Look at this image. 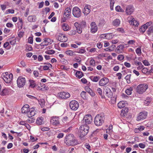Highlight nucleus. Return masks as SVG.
Wrapping results in <instances>:
<instances>
[{"label":"nucleus","instance_id":"nucleus-1","mask_svg":"<svg viewBox=\"0 0 153 153\" xmlns=\"http://www.w3.org/2000/svg\"><path fill=\"white\" fill-rule=\"evenodd\" d=\"M65 142L68 146L76 145L78 144L77 140L73 135L71 134L66 136Z\"/></svg>","mask_w":153,"mask_h":153},{"label":"nucleus","instance_id":"nucleus-2","mask_svg":"<svg viewBox=\"0 0 153 153\" xmlns=\"http://www.w3.org/2000/svg\"><path fill=\"white\" fill-rule=\"evenodd\" d=\"M89 127L87 125H84L81 126L78 131V134L80 137H82L88 133Z\"/></svg>","mask_w":153,"mask_h":153},{"label":"nucleus","instance_id":"nucleus-3","mask_svg":"<svg viewBox=\"0 0 153 153\" xmlns=\"http://www.w3.org/2000/svg\"><path fill=\"white\" fill-rule=\"evenodd\" d=\"M105 117L104 116L101 114H97L95 117L94 123L97 126H101L104 123Z\"/></svg>","mask_w":153,"mask_h":153},{"label":"nucleus","instance_id":"nucleus-4","mask_svg":"<svg viewBox=\"0 0 153 153\" xmlns=\"http://www.w3.org/2000/svg\"><path fill=\"white\" fill-rule=\"evenodd\" d=\"M148 88V85L146 84H142L139 85L137 87V91L139 94H142L146 91Z\"/></svg>","mask_w":153,"mask_h":153},{"label":"nucleus","instance_id":"nucleus-5","mask_svg":"<svg viewBox=\"0 0 153 153\" xmlns=\"http://www.w3.org/2000/svg\"><path fill=\"white\" fill-rule=\"evenodd\" d=\"M2 78L4 81L7 83L10 82L13 79V74L10 73L9 74L7 72L3 73L2 75Z\"/></svg>","mask_w":153,"mask_h":153},{"label":"nucleus","instance_id":"nucleus-6","mask_svg":"<svg viewBox=\"0 0 153 153\" xmlns=\"http://www.w3.org/2000/svg\"><path fill=\"white\" fill-rule=\"evenodd\" d=\"M103 98H111L112 96V93L110 89L107 87L103 88Z\"/></svg>","mask_w":153,"mask_h":153},{"label":"nucleus","instance_id":"nucleus-7","mask_svg":"<svg viewBox=\"0 0 153 153\" xmlns=\"http://www.w3.org/2000/svg\"><path fill=\"white\" fill-rule=\"evenodd\" d=\"M71 9L70 7H67L65 8L63 14L64 19L63 20V22H64L66 20L71 18Z\"/></svg>","mask_w":153,"mask_h":153},{"label":"nucleus","instance_id":"nucleus-8","mask_svg":"<svg viewBox=\"0 0 153 153\" xmlns=\"http://www.w3.org/2000/svg\"><path fill=\"white\" fill-rule=\"evenodd\" d=\"M72 12L73 16L76 18H79L81 16V10L77 7H74Z\"/></svg>","mask_w":153,"mask_h":153},{"label":"nucleus","instance_id":"nucleus-9","mask_svg":"<svg viewBox=\"0 0 153 153\" xmlns=\"http://www.w3.org/2000/svg\"><path fill=\"white\" fill-rule=\"evenodd\" d=\"M26 82L25 79L22 76L19 77L17 80V84L19 88L22 87L25 85Z\"/></svg>","mask_w":153,"mask_h":153},{"label":"nucleus","instance_id":"nucleus-10","mask_svg":"<svg viewBox=\"0 0 153 153\" xmlns=\"http://www.w3.org/2000/svg\"><path fill=\"white\" fill-rule=\"evenodd\" d=\"M70 107L71 109L76 110L79 107V104L76 101L72 100L70 102Z\"/></svg>","mask_w":153,"mask_h":153},{"label":"nucleus","instance_id":"nucleus-11","mask_svg":"<svg viewBox=\"0 0 153 153\" xmlns=\"http://www.w3.org/2000/svg\"><path fill=\"white\" fill-rule=\"evenodd\" d=\"M58 97L59 98L65 99L69 98L70 96V94L68 92L63 91L59 93Z\"/></svg>","mask_w":153,"mask_h":153},{"label":"nucleus","instance_id":"nucleus-12","mask_svg":"<svg viewBox=\"0 0 153 153\" xmlns=\"http://www.w3.org/2000/svg\"><path fill=\"white\" fill-rule=\"evenodd\" d=\"M128 20L129 24L131 25L136 26L139 25L138 22L131 16H129L128 18Z\"/></svg>","mask_w":153,"mask_h":153},{"label":"nucleus","instance_id":"nucleus-13","mask_svg":"<svg viewBox=\"0 0 153 153\" xmlns=\"http://www.w3.org/2000/svg\"><path fill=\"white\" fill-rule=\"evenodd\" d=\"M92 121V117L90 114H87L85 116L83 119V122L86 124H89Z\"/></svg>","mask_w":153,"mask_h":153},{"label":"nucleus","instance_id":"nucleus-14","mask_svg":"<svg viewBox=\"0 0 153 153\" xmlns=\"http://www.w3.org/2000/svg\"><path fill=\"white\" fill-rule=\"evenodd\" d=\"M58 40L62 42H65L67 41L68 38L64 34L58 33L57 35Z\"/></svg>","mask_w":153,"mask_h":153},{"label":"nucleus","instance_id":"nucleus-15","mask_svg":"<svg viewBox=\"0 0 153 153\" xmlns=\"http://www.w3.org/2000/svg\"><path fill=\"white\" fill-rule=\"evenodd\" d=\"M43 41L40 44L41 46H47L51 44L53 41L51 39L47 38L43 39Z\"/></svg>","mask_w":153,"mask_h":153},{"label":"nucleus","instance_id":"nucleus-16","mask_svg":"<svg viewBox=\"0 0 153 153\" xmlns=\"http://www.w3.org/2000/svg\"><path fill=\"white\" fill-rule=\"evenodd\" d=\"M147 116V113L146 112H140L137 117V121L145 119Z\"/></svg>","mask_w":153,"mask_h":153},{"label":"nucleus","instance_id":"nucleus-17","mask_svg":"<svg viewBox=\"0 0 153 153\" xmlns=\"http://www.w3.org/2000/svg\"><path fill=\"white\" fill-rule=\"evenodd\" d=\"M134 10V7L132 5H129L126 7L125 12L127 15H129L131 14Z\"/></svg>","mask_w":153,"mask_h":153},{"label":"nucleus","instance_id":"nucleus-18","mask_svg":"<svg viewBox=\"0 0 153 153\" xmlns=\"http://www.w3.org/2000/svg\"><path fill=\"white\" fill-rule=\"evenodd\" d=\"M98 30L97 26L94 22H92L91 24V32L94 33L97 32Z\"/></svg>","mask_w":153,"mask_h":153},{"label":"nucleus","instance_id":"nucleus-19","mask_svg":"<svg viewBox=\"0 0 153 153\" xmlns=\"http://www.w3.org/2000/svg\"><path fill=\"white\" fill-rule=\"evenodd\" d=\"M109 79L106 77L101 79L99 82V85L101 86H104L107 84L109 82Z\"/></svg>","mask_w":153,"mask_h":153},{"label":"nucleus","instance_id":"nucleus-20","mask_svg":"<svg viewBox=\"0 0 153 153\" xmlns=\"http://www.w3.org/2000/svg\"><path fill=\"white\" fill-rule=\"evenodd\" d=\"M51 123L53 125H57L59 124V119L58 117H52L51 120Z\"/></svg>","mask_w":153,"mask_h":153},{"label":"nucleus","instance_id":"nucleus-21","mask_svg":"<svg viewBox=\"0 0 153 153\" xmlns=\"http://www.w3.org/2000/svg\"><path fill=\"white\" fill-rule=\"evenodd\" d=\"M10 89L7 88H4L1 91L0 95L4 96L8 95L10 94Z\"/></svg>","mask_w":153,"mask_h":153},{"label":"nucleus","instance_id":"nucleus-22","mask_svg":"<svg viewBox=\"0 0 153 153\" xmlns=\"http://www.w3.org/2000/svg\"><path fill=\"white\" fill-rule=\"evenodd\" d=\"M74 25L76 28L77 33L79 34H81L82 32L83 27L80 26V25L78 22H75L74 24Z\"/></svg>","mask_w":153,"mask_h":153},{"label":"nucleus","instance_id":"nucleus-23","mask_svg":"<svg viewBox=\"0 0 153 153\" xmlns=\"http://www.w3.org/2000/svg\"><path fill=\"white\" fill-rule=\"evenodd\" d=\"M22 113L27 114L28 113L30 109H29V105H24L22 108Z\"/></svg>","mask_w":153,"mask_h":153},{"label":"nucleus","instance_id":"nucleus-24","mask_svg":"<svg viewBox=\"0 0 153 153\" xmlns=\"http://www.w3.org/2000/svg\"><path fill=\"white\" fill-rule=\"evenodd\" d=\"M89 7V6L87 5L84 7L83 13L85 15H87L90 13L91 10Z\"/></svg>","mask_w":153,"mask_h":153},{"label":"nucleus","instance_id":"nucleus-25","mask_svg":"<svg viewBox=\"0 0 153 153\" xmlns=\"http://www.w3.org/2000/svg\"><path fill=\"white\" fill-rule=\"evenodd\" d=\"M36 113V111L34 110L33 108H31L29 110L27 114L29 117H30L34 116Z\"/></svg>","mask_w":153,"mask_h":153},{"label":"nucleus","instance_id":"nucleus-26","mask_svg":"<svg viewBox=\"0 0 153 153\" xmlns=\"http://www.w3.org/2000/svg\"><path fill=\"white\" fill-rule=\"evenodd\" d=\"M127 104L126 102L124 101L120 102L118 104V106L119 108H122L125 107Z\"/></svg>","mask_w":153,"mask_h":153},{"label":"nucleus","instance_id":"nucleus-27","mask_svg":"<svg viewBox=\"0 0 153 153\" xmlns=\"http://www.w3.org/2000/svg\"><path fill=\"white\" fill-rule=\"evenodd\" d=\"M120 21L118 19H116L114 20L112 22V25L116 27L118 26L120 24Z\"/></svg>","mask_w":153,"mask_h":153},{"label":"nucleus","instance_id":"nucleus-28","mask_svg":"<svg viewBox=\"0 0 153 153\" xmlns=\"http://www.w3.org/2000/svg\"><path fill=\"white\" fill-rule=\"evenodd\" d=\"M128 112V109L127 108H125L122 110L121 111V114L124 116H126Z\"/></svg>","mask_w":153,"mask_h":153},{"label":"nucleus","instance_id":"nucleus-29","mask_svg":"<svg viewBox=\"0 0 153 153\" xmlns=\"http://www.w3.org/2000/svg\"><path fill=\"white\" fill-rule=\"evenodd\" d=\"M45 64H46L47 65H44L43 66V69L44 70H48L50 68H51L52 67V65L49 63H44Z\"/></svg>","mask_w":153,"mask_h":153},{"label":"nucleus","instance_id":"nucleus-30","mask_svg":"<svg viewBox=\"0 0 153 153\" xmlns=\"http://www.w3.org/2000/svg\"><path fill=\"white\" fill-rule=\"evenodd\" d=\"M65 53L66 54L70 56H73L76 55L75 52L71 50L67 51Z\"/></svg>","mask_w":153,"mask_h":153},{"label":"nucleus","instance_id":"nucleus-31","mask_svg":"<svg viewBox=\"0 0 153 153\" xmlns=\"http://www.w3.org/2000/svg\"><path fill=\"white\" fill-rule=\"evenodd\" d=\"M61 26L63 30L65 31H67L69 29V26L67 23H62L61 25Z\"/></svg>","mask_w":153,"mask_h":153},{"label":"nucleus","instance_id":"nucleus-32","mask_svg":"<svg viewBox=\"0 0 153 153\" xmlns=\"http://www.w3.org/2000/svg\"><path fill=\"white\" fill-rule=\"evenodd\" d=\"M36 18V16H29L27 17V20L30 22H34Z\"/></svg>","mask_w":153,"mask_h":153},{"label":"nucleus","instance_id":"nucleus-33","mask_svg":"<svg viewBox=\"0 0 153 153\" xmlns=\"http://www.w3.org/2000/svg\"><path fill=\"white\" fill-rule=\"evenodd\" d=\"M75 75L78 78H81L83 76L82 73L80 71H76Z\"/></svg>","mask_w":153,"mask_h":153},{"label":"nucleus","instance_id":"nucleus-34","mask_svg":"<svg viewBox=\"0 0 153 153\" xmlns=\"http://www.w3.org/2000/svg\"><path fill=\"white\" fill-rule=\"evenodd\" d=\"M133 88L131 87L127 89L125 91V92L126 94L128 95H130L132 93V91H133Z\"/></svg>","mask_w":153,"mask_h":153},{"label":"nucleus","instance_id":"nucleus-35","mask_svg":"<svg viewBox=\"0 0 153 153\" xmlns=\"http://www.w3.org/2000/svg\"><path fill=\"white\" fill-rule=\"evenodd\" d=\"M112 126H110L109 127L106 129V133L108 134H110L112 132Z\"/></svg>","mask_w":153,"mask_h":153},{"label":"nucleus","instance_id":"nucleus-36","mask_svg":"<svg viewBox=\"0 0 153 153\" xmlns=\"http://www.w3.org/2000/svg\"><path fill=\"white\" fill-rule=\"evenodd\" d=\"M145 26L146 28H147L149 26L151 27L153 26V22H149L146 23L144 25Z\"/></svg>","mask_w":153,"mask_h":153},{"label":"nucleus","instance_id":"nucleus-37","mask_svg":"<svg viewBox=\"0 0 153 153\" xmlns=\"http://www.w3.org/2000/svg\"><path fill=\"white\" fill-rule=\"evenodd\" d=\"M116 11L118 12H124V11L119 6H117L115 7Z\"/></svg>","mask_w":153,"mask_h":153},{"label":"nucleus","instance_id":"nucleus-38","mask_svg":"<svg viewBox=\"0 0 153 153\" xmlns=\"http://www.w3.org/2000/svg\"><path fill=\"white\" fill-rule=\"evenodd\" d=\"M87 91L91 96L94 97L95 96V94L94 93L90 88H87Z\"/></svg>","mask_w":153,"mask_h":153},{"label":"nucleus","instance_id":"nucleus-39","mask_svg":"<svg viewBox=\"0 0 153 153\" xmlns=\"http://www.w3.org/2000/svg\"><path fill=\"white\" fill-rule=\"evenodd\" d=\"M39 104L42 107H44L45 105V101L43 99H40L39 100Z\"/></svg>","mask_w":153,"mask_h":153},{"label":"nucleus","instance_id":"nucleus-40","mask_svg":"<svg viewBox=\"0 0 153 153\" xmlns=\"http://www.w3.org/2000/svg\"><path fill=\"white\" fill-rule=\"evenodd\" d=\"M142 71L143 74H148L149 73V70L146 68H144L142 69Z\"/></svg>","mask_w":153,"mask_h":153},{"label":"nucleus","instance_id":"nucleus-41","mask_svg":"<svg viewBox=\"0 0 153 153\" xmlns=\"http://www.w3.org/2000/svg\"><path fill=\"white\" fill-rule=\"evenodd\" d=\"M100 79V77L99 76H96L92 78L91 80L93 82H97Z\"/></svg>","mask_w":153,"mask_h":153},{"label":"nucleus","instance_id":"nucleus-42","mask_svg":"<svg viewBox=\"0 0 153 153\" xmlns=\"http://www.w3.org/2000/svg\"><path fill=\"white\" fill-rule=\"evenodd\" d=\"M42 119L43 118L42 117L38 118L36 121V123L39 125H41L42 124Z\"/></svg>","mask_w":153,"mask_h":153},{"label":"nucleus","instance_id":"nucleus-43","mask_svg":"<svg viewBox=\"0 0 153 153\" xmlns=\"http://www.w3.org/2000/svg\"><path fill=\"white\" fill-rule=\"evenodd\" d=\"M97 91L99 94L101 96L102 98H103V95L102 94V91L101 88H98L97 90Z\"/></svg>","mask_w":153,"mask_h":153},{"label":"nucleus","instance_id":"nucleus-44","mask_svg":"<svg viewBox=\"0 0 153 153\" xmlns=\"http://www.w3.org/2000/svg\"><path fill=\"white\" fill-rule=\"evenodd\" d=\"M30 82V86L31 88H34L35 86V84L33 80H31L29 81Z\"/></svg>","mask_w":153,"mask_h":153},{"label":"nucleus","instance_id":"nucleus-45","mask_svg":"<svg viewBox=\"0 0 153 153\" xmlns=\"http://www.w3.org/2000/svg\"><path fill=\"white\" fill-rule=\"evenodd\" d=\"M131 75H127L125 77V79L126 80L127 83L129 84L130 83V79L131 77Z\"/></svg>","mask_w":153,"mask_h":153},{"label":"nucleus","instance_id":"nucleus-46","mask_svg":"<svg viewBox=\"0 0 153 153\" xmlns=\"http://www.w3.org/2000/svg\"><path fill=\"white\" fill-rule=\"evenodd\" d=\"M124 48V46L123 45H120L117 47V50L118 51L122 50Z\"/></svg>","mask_w":153,"mask_h":153},{"label":"nucleus","instance_id":"nucleus-47","mask_svg":"<svg viewBox=\"0 0 153 153\" xmlns=\"http://www.w3.org/2000/svg\"><path fill=\"white\" fill-rule=\"evenodd\" d=\"M80 25V26L83 28L85 27L86 26V24L84 20L82 21L80 24H79Z\"/></svg>","mask_w":153,"mask_h":153},{"label":"nucleus","instance_id":"nucleus-48","mask_svg":"<svg viewBox=\"0 0 153 153\" xmlns=\"http://www.w3.org/2000/svg\"><path fill=\"white\" fill-rule=\"evenodd\" d=\"M45 53L48 54H52L55 53V51L53 50H51L46 51Z\"/></svg>","mask_w":153,"mask_h":153},{"label":"nucleus","instance_id":"nucleus-49","mask_svg":"<svg viewBox=\"0 0 153 153\" xmlns=\"http://www.w3.org/2000/svg\"><path fill=\"white\" fill-rule=\"evenodd\" d=\"M147 29V28H145V26H144V25L142 26L141 28L140 29V32H142L143 33H144L145 31Z\"/></svg>","mask_w":153,"mask_h":153},{"label":"nucleus","instance_id":"nucleus-50","mask_svg":"<svg viewBox=\"0 0 153 153\" xmlns=\"http://www.w3.org/2000/svg\"><path fill=\"white\" fill-rule=\"evenodd\" d=\"M33 50V48L31 45H27L26 48V50L27 51H31Z\"/></svg>","mask_w":153,"mask_h":153},{"label":"nucleus","instance_id":"nucleus-51","mask_svg":"<svg viewBox=\"0 0 153 153\" xmlns=\"http://www.w3.org/2000/svg\"><path fill=\"white\" fill-rule=\"evenodd\" d=\"M124 56L123 55L120 54L118 55L117 57V59L119 61H122L124 59Z\"/></svg>","mask_w":153,"mask_h":153},{"label":"nucleus","instance_id":"nucleus-52","mask_svg":"<svg viewBox=\"0 0 153 153\" xmlns=\"http://www.w3.org/2000/svg\"><path fill=\"white\" fill-rule=\"evenodd\" d=\"M136 52L137 54L140 55L141 53V49L140 48H138L136 50Z\"/></svg>","mask_w":153,"mask_h":153},{"label":"nucleus","instance_id":"nucleus-53","mask_svg":"<svg viewBox=\"0 0 153 153\" xmlns=\"http://www.w3.org/2000/svg\"><path fill=\"white\" fill-rule=\"evenodd\" d=\"M86 92L85 91H82L81 93V97L84 99H85L86 98Z\"/></svg>","mask_w":153,"mask_h":153},{"label":"nucleus","instance_id":"nucleus-54","mask_svg":"<svg viewBox=\"0 0 153 153\" xmlns=\"http://www.w3.org/2000/svg\"><path fill=\"white\" fill-rule=\"evenodd\" d=\"M62 120L63 123H67L69 121V120L68 119V118L67 117H65L63 118Z\"/></svg>","mask_w":153,"mask_h":153},{"label":"nucleus","instance_id":"nucleus-55","mask_svg":"<svg viewBox=\"0 0 153 153\" xmlns=\"http://www.w3.org/2000/svg\"><path fill=\"white\" fill-rule=\"evenodd\" d=\"M90 64L91 65L94 66L95 64V61L94 59H91L90 60Z\"/></svg>","mask_w":153,"mask_h":153},{"label":"nucleus","instance_id":"nucleus-56","mask_svg":"<svg viewBox=\"0 0 153 153\" xmlns=\"http://www.w3.org/2000/svg\"><path fill=\"white\" fill-rule=\"evenodd\" d=\"M28 43L31 44H32L33 43V39L32 37H30L28 39Z\"/></svg>","mask_w":153,"mask_h":153},{"label":"nucleus","instance_id":"nucleus-57","mask_svg":"<svg viewBox=\"0 0 153 153\" xmlns=\"http://www.w3.org/2000/svg\"><path fill=\"white\" fill-rule=\"evenodd\" d=\"M135 40H130L127 43L128 45H129L133 44H134V43H135Z\"/></svg>","mask_w":153,"mask_h":153},{"label":"nucleus","instance_id":"nucleus-58","mask_svg":"<svg viewBox=\"0 0 153 153\" xmlns=\"http://www.w3.org/2000/svg\"><path fill=\"white\" fill-rule=\"evenodd\" d=\"M24 35V32L23 31H20L19 32L18 34L20 38H21L23 37Z\"/></svg>","mask_w":153,"mask_h":153},{"label":"nucleus","instance_id":"nucleus-59","mask_svg":"<svg viewBox=\"0 0 153 153\" xmlns=\"http://www.w3.org/2000/svg\"><path fill=\"white\" fill-rule=\"evenodd\" d=\"M30 138L32 142H34L38 140L37 137H34L31 136H30Z\"/></svg>","mask_w":153,"mask_h":153},{"label":"nucleus","instance_id":"nucleus-60","mask_svg":"<svg viewBox=\"0 0 153 153\" xmlns=\"http://www.w3.org/2000/svg\"><path fill=\"white\" fill-rule=\"evenodd\" d=\"M145 128V127L144 126H139L138 127L137 129L139 131L143 130Z\"/></svg>","mask_w":153,"mask_h":153},{"label":"nucleus","instance_id":"nucleus-61","mask_svg":"<svg viewBox=\"0 0 153 153\" xmlns=\"http://www.w3.org/2000/svg\"><path fill=\"white\" fill-rule=\"evenodd\" d=\"M139 146L141 148L144 149L145 148V145L142 143H140L139 144Z\"/></svg>","mask_w":153,"mask_h":153},{"label":"nucleus","instance_id":"nucleus-62","mask_svg":"<svg viewBox=\"0 0 153 153\" xmlns=\"http://www.w3.org/2000/svg\"><path fill=\"white\" fill-rule=\"evenodd\" d=\"M143 64L146 66H148L150 64L149 62L146 60H145L143 61Z\"/></svg>","mask_w":153,"mask_h":153},{"label":"nucleus","instance_id":"nucleus-63","mask_svg":"<svg viewBox=\"0 0 153 153\" xmlns=\"http://www.w3.org/2000/svg\"><path fill=\"white\" fill-rule=\"evenodd\" d=\"M16 42V40L15 39H11L10 41V43L12 45L14 44Z\"/></svg>","mask_w":153,"mask_h":153},{"label":"nucleus","instance_id":"nucleus-64","mask_svg":"<svg viewBox=\"0 0 153 153\" xmlns=\"http://www.w3.org/2000/svg\"><path fill=\"white\" fill-rule=\"evenodd\" d=\"M64 136V134L62 133H60L57 136V137L59 138H62Z\"/></svg>","mask_w":153,"mask_h":153}]
</instances>
